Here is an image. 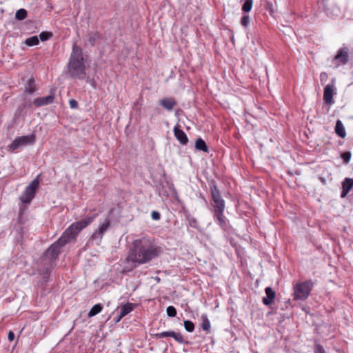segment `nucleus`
I'll use <instances>...</instances> for the list:
<instances>
[{
	"instance_id": "nucleus-1",
	"label": "nucleus",
	"mask_w": 353,
	"mask_h": 353,
	"mask_svg": "<svg viewBox=\"0 0 353 353\" xmlns=\"http://www.w3.org/2000/svg\"><path fill=\"white\" fill-rule=\"evenodd\" d=\"M161 249L152 239L142 238L134 240L130 246L126 261L132 262L134 266L150 263L158 257Z\"/></svg>"
},
{
	"instance_id": "nucleus-2",
	"label": "nucleus",
	"mask_w": 353,
	"mask_h": 353,
	"mask_svg": "<svg viewBox=\"0 0 353 353\" xmlns=\"http://www.w3.org/2000/svg\"><path fill=\"white\" fill-rule=\"evenodd\" d=\"M97 216V214L85 217L79 221L73 223L68 228L59 239L46 252V256L50 261L54 260L60 253V248L72 240H75L79 233L89 225Z\"/></svg>"
},
{
	"instance_id": "nucleus-3",
	"label": "nucleus",
	"mask_w": 353,
	"mask_h": 353,
	"mask_svg": "<svg viewBox=\"0 0 353 353\" xmlns=\"http://www.w3.org/2000/svg\"><path fill=\"white\" fill-rule=\"evenodd\" d=\"M68 72L70 75L74 79L82 80L86 76L82 50L77 44H74L72 46L68 63Z\"/></svg>"
},
{
	"instance_id": "nucleus-4",
	"label": "nucleus",
	"mask_w": 353,
	"mask_h": 353,
	"mask_svg": "<svg viewBox=\"0 0 353 353\" xmlns=\"http://www.w3.org/2000/svg\"><path fill=\"white\" fill-rule=\"evenodd\" d=\"M313 288V283L311 280L296 283L294 285V299L296 301H304L309 296Z\"/></svg>"
},
{
	"instance_id": "nucleus-5",
	"label": "nucleus",
	"mask_w": 353,
	"mask_h": 353,
	"mask_svg": "<svg viewBox=\"0 0 353 353\" xmlns=\"http://www.w3.org/2000/svg\"><path fill=\"white\" fill-rule=\"evenodd\" d=\"M36 139L34 134L16 137L14 141L7 146V150L14 152L28 145H32L35 143Z\"/></svg>"
},
{
	"instance_id": "nucleus-6",
	"label": "nucleus",
	"mask_w": 353,
	"mask_h": 353,
	"mask_svg": "<svg viewBox=\"0 0 353 353\" xmlns=\"http://www.w3.org/2000/svg\"><path fill=\"white\" fill-rule=\"evenodd\" d=\"M110 226V219L106 217L103 221L100 222L97 228L92 233L89 243L91 244L99 245L101 242L105 232Z\"/></svg>"
},
{
	"instance_id": "nucleus-7",
	"label": "nucleus",
	"mask_w": 353,
	"mask_h": 353,
	"mask_svg": "<svg viewBox=\"0 0 353 353\" xmlns=\"http://www.w3.org/2000/svg\"><path fill=\"white\" fill-rule=\"evenodd\" d=\"M39 176L34 179L25 189L20 196V200L23 203H30L34 197L37 190L39 188Z\"/></svg>"
},
{
	"instance_id": "nucleus-8",
	"label": "nucleus",
	"mask_w": 353,
	"mask_h": 353,
	"mask_svg": "<svg viewBox=\"0 0 353 353\" xmlns=\"http://www.w3.org/2000/svg\"><path fill=\"white\" fill-rule=\"evenodd\" d=\"M210 192L213 200V208L214 212L220 210L224 211L225 201L223 199L217 186L214 183L210 185Z\"/></svg>"
},
{
	"instance_id": "nucleus-9",
	"label": "nucleus",
	"mask_w": 353,
	"mask_h": 353,
	"mask_svg": "<svg viewBox=\"0 0 353 353\" xmlns=\"http://www.w3.org/2000/svg\"><path fill=\"white\" fill-rule=\"evenodd\" d=\"M155 337L157 339H162L164 337H172L179 343H185L183 336L180 333L175 332L174 331H165L157 333L155 334Z\"/></svg>"
},
{
	"instance_id": "nucleus-10",
	"label": "nucleus",
	"mask_w": 353,
	"mask_h": 353,
	"mask_svg": "<svg viewBox=\"0 0 353 353\" xmlns=\"http://www.w3.org/2000/svg\"><path fill=\"white\" fill-rule=\"evenodd\" d=\"M334 91V80H332V84H327L323 91V100L326 104H332L334 103L333 101V95Z\"/></svg>"
},
{
	"instance_id": "nucleus-11",
	"label": "nucleus",
	"mask_w": 353,
	"mask_h": 353,
	"mask_svg": "<svg viewBox=\"0 0 353 353\" xmlns=\"http://www.w3.org/2000/svg\"><path fill=\"white\" fill-rule=\"evenodd\" d=\"M54 95L52 93V92H51L50 94L47 97H39V98L35 99L34 100L33 103L35 106L41 107V106L46 105L48 104H51L54 101Z\"/></svg>"
},
{
	"instance_id": "nucleus-12",
	"label": "nucleus",
	"mask_w": 353,
	"mask_h": 353,
	"mask_svg": "<svg viewBox=\"0 0 353 353\" xmlns=\"http://www.w3.org/2000/svg\"><path fill=\"white\" fill-rule=\"evenodd\" d=\"M159 104L168 111H172L174 106L176 105L177 103L174 98L167 97L163 98L159 101Z\"/></svg>"
},
{
	"instance_id": "nucleus-13",
	"label": "nucleus",
	"mask_w": 353,
	"mask_h": 353,
	"mask_svg": "<svg viewBox=\"0 0 353 353\" xmlns=\"http://www.w3.org/2000/svg\"><path fill=\"white\" fill-rule=\"evenodd\" d=\"M174 134L176 139L181 144L186 145L188 143V139L186 134L182 130L179 129L178 125L174 128Z\"/></svg>"
},
{
	"instance_id": "nucleus-14",
	"label": "nucleus",
	"mask_w": 353,
	"mask_h": 353,
	"mask_svg": "<svg viewBox=\"0 0 353 353\" xmlns=\"http://www.w3.org/2000/svg\"><path fill=\"white\" fill-rule=\"evenodd\" d=\"M353 187V179L350 178H345L342 183L343 190L341 194V197L344 198Z\"/></svg>"
},
{
	"instance_id": "nucleus-15",
	"label": "nucleus",
	"mask_w": 353,
	"mask_h": 353,
	"mask_svg": "<svg viewBox=\"0 0 353 353\" xmlns=\"http://www.w3.org/2000/svg\"><path fill=\"white\" fill-rule=\"evenodd\" d=\"M265 292L266 296L263 298V303L265 305H269L272 303L275 297V292L270 287H267Z\"/></svg>"
},
{
	"instance_id": "nucleus-16",
	"label": "nucleus",
	"mask_w": 353,
	"mask_h": 353,
	"mask_svg": "<svg viewBox=\"0 0 353 353\" xmlns=\"http://www.w3.org/2000/svg\"><path fill=\"white\" fill-rule=\"evenodd\" d=\"M335 59L340 63L345 64L348 61V54L346 50L343 49L340 50L335 57Z\"/></svg>"
},
{
	"instance_id": "nucleus-17",
	"label": "nucleus",
	"mask_w": 353,
	"mask_h": 353,
	"mask_svg": "<svg viewBox=\"0 0 353 353\" xmlns=\"http://www.w3.org/2000/svg\"><path fill=\"white\" fill-rule=\"evenodd\" d=\"M135 305L131 303H127L121 305L120 314L121 316H125L134 310Z\"/></svg>"
},
{
	"instance_id": "nucleus-18",
	"label": "nucleus",
	"mask_w": 353,
	"mask_h": 353,
	"mask_svg": "<svg viewBox=\"0 0 353 353\" xmlns=\"http://www.w3.org/2000/svg\"><path fill=\"white\" fill-rule=\"evenodd\" d=\"M224 211H216L214 212V216L216 218L218 223L223 228H225L227 227V220L226 218L223 215Z\"/></svg>"
},
{
	"instance_id": "nucleus-19",
	"label": "nucleus",
	"mask_w": 353,
	"mask_h": 353,
	"mask_svg": "<svg viewBox=\"0 0 353 353\" xmlns=\"http://www.w3.org/2000/svg\"><path fill=\"white\" fill-rule=\"evenodd\" d=\"M335 132L339 137L341 138H344L346 136L344 125L340 120H337L336 121L335 126Z\"/></svg>"
},
{
	"instance_id": "nucleus-20",
	"label": "nucleus",
	"mask_w": 353,
	"mask_h": 353,
	"mask_svg": "<svg viewBox=\"0 0 353 353\" xmlns=\"http://www.w3.org/2000/svg\"><path fill=\"white\" fill-rule=\"evenodd\" d=\"M201 328L205 331L207 333H209L210 331V322L208 318V316L206 314H202L201 316Z\"/></svg>"
},
{
	"instance_id": "nucleus-21",
	"label": "nucleus",
	"mask_w": 353,
	"mask_h": 353,
	"mask_svg": "<svg viewBox=\"0 0 353 353\" xmlns=\"http://www.w3.org/2000/svg\"><path fill=\"white\" fill-rule=\"evenodd\" d=\"M88 40L91 46H94L97 41L100 39V34L97 31L90 32L88 35Z\"/></svg>"
},
{
	"instance_id": "nucleus-22",
	"label": "nucleus",
	"mask_w": 353,
	"mask_h": 353,
	"mask_svg": "<svg viewBox=\"0 0 353 353\" xmlns=\"http://www.w3.org/2000/svg\"><path fill=\"white\" fill-rule=\"evenodd\" d=\"M195 148L198 150L207 152L208 148L205 141L201 139H198L195 142Z\"/></svg>"
},
{
	"instance_id": "nucleus-23",
	"label": "nucleus",
	"mask_w": 353,
	"mask_h": 353,
	"mask_svg": "<svg viewBox=\"0 0 353 353\" xmlns=\"http://www.w3.org/2000/svg\"><path fill=\"white\" fill-rule=\"evenodd\" d=\"M102 309H103V306L101 304L98 303V304L94 305L90 309V310L88 313V316L92 317V316L98 314L99 313H100L101 312Z\"/></svg>"
},
{
	"instance_id": "nucleus-24",
	"label": "nucleus",
	"mask_w": 353,
	"mask_h": 353,
	"mask_svg": "<svg viewBox=\"0 0 353 353\" xmlns=\"http://www.w3.org/2000/svg\"><path fill=\"white\" fill-rule=\"evenodd\" d=\"M36 90V85L34 80L30 79L28 80L26 87L25 91L27 93L32 94Z\"/></svg>"
},
{
	"instance_id": "nucleus-25",
	"label": "nucleus",
	"mask_w": 353,
	"mask_h": 353,
	"mask_svg": "<svg viewBox=\"0 0 353 353\" xmlns=\"http://www.w3.org/2000/svg\"><path fill=\"white\" fill-rule=\"evenodd\" d=\"M39 39L38 36H32L26 39L25 43L28 46H34L38 45Z\"/></svg>"
},
{
	"instance_id": "nucleus-26",
	"label": "nucleus",
	"mask_w": 353,
	"mask_h": 353,
	"mask_svg": "<svg viewBox=\"0 0 353 353\" xmlns=\"http://www.w3.org/2000/svg\"><path fill=\"white\" fill-rule=\"evenodd\" d=\"M27 17V11L25 9H19L16 12L15 17L18 20H23Z\"/></svg>"
},
{
	"instance_id": "nucleus-27",
	"label": "nucleus",
	"mask_w": 353,
	"mask_h": 353,
	"mask_svg": "<svg viewBox=\"0 0 353 353\" xmlns=\"http://www.w3.org/2000/svg\"><path fill=\"white\" fill-rule=\"evenodd\" d=\"M253 0H245V2L242 6V10L245 12H248L252 8Z\"/></svg>"
},
{
	"instance_id": "nucleus-28",
	"label": "nucleus",
	"mask_w": 353,
	"mask_h": 353,
	"mask_svg": "<svg viewBox=\"0 0 353 353\" xmlns=\"http://www.w3.org/2000/svg\"><path fill=\"white\" fill-rule=\"evenodd\" d=\"M184 327L188 332H192L194 330V325L192 321L187 320L184 321Z\"/></svg>"
},
{
	"instance_id": "nucleus-29",
	"label": "nucleus",
	"mask_w": 353,
	"mask_h": 353,
	"mask_svg": "<svg viewBox=\"0 0 353 353\" xmlns=\"http://www.w3.org/2000/svg\"><path fill=\"white\" fill-rule=\"evenodd\" d=\"M39 37L42 41H45L50 39L52 37V34L50 32H42Z\"/></svg>"
},
{
	"instance_id": "nucleus-30",
	"label": "nucleus",
	"mask_w": 353,
	"mask_h": 353,
	"mask_svg": "<svg viewBox=\"0 0 353 353\" xmlns=\"http://www.w3.org/2000/svg\"><path fill=\"white\" fill-rule=\"evenodd\" d=\"M166 312L170 317H174L176 315V310L174 306H168L166 309Z\"/></svg>"
},
{
	"instance_id": "nucleus-31",
	"label": "nucleus",
	"mask_w": 353,
	"mask_h": 353,
	"mask_svg": "<svg viewBox=\"0 0 353 353\" xmlns=\"http://www.w3.org/2000/svg\"><path fill=\"white\" fill-rule=\"evenodd\" d=\"M351 153L350 152H343L341 154V158L343 159L345 163H348L351 159Z\"/></svg>"
},
{
	"instance_id": "nucleus-32",
	"label": "nucleus",
	"mask_w": 353,
	"mask_h": 353,
	"mask_svg": "<svg viewBox=\"0 0 353 353\" xmlns=\"http://www.w3.org/2000/svg\"><path fill=\"white\" fill-rule=\"evenodd\" d=\"M241 23L243 26L247 27L250 23V17L248 15H244L242 17L241 20Z\"/></svg>"
},
{
	"instance_id": "nucleus-33",
	"label": "nucleus",
	"mask_w": 353,
	"mask_h": 353,
	"mask_svg": "<svg viewBox=\"0 0 353 353\" xmlns=\"http://www.w3.org/2000/svg\"><path fill=\"white\" fill-rule=\"evenodd\" d=\"M151 217L153 220L158 221L161 218V214L157 211H152L151 213Z\"/></svg>"
},
{
	"instance_id": "nucleus-34",
	"label": "nucleus",
	"mask_w": 353,
	"mask_h": 353,
	"mask_svg": "<svg viewBox=\"0 0 353 353\" xmlns=\"http://www.w3.org/2000/svg\"><path fill=\"white\" fill-rule=\"evenodd\" d=\"M69 105L72 109H77L78 108V102L73 99L69 101Z\"/></svg>"
},
{
	"instance_id": "nucleus-35",
	"label": "nucleus",
	"mask_w": 353,
	"mask_h": 353,
	"mask_svg": "<svg viewBox=\"0 0 353 353\" xmlns=\"http://www.w3.org/2000/svg\"><path fill=\"white\" fill-rule=\"evenodd\" d=\"M314 353H325L323 346L321 345H316L315 346Z\"/></svg>"
},
{
	"instance_id": "nucleus-36",
	"label": "nucleus",
	"mask_w": 353,
	"mask_h": 353,
	"mask_svg": "<svg viewBox=\"0 0 353 353\" xmlns=\"http://www.w3.org/2000/svg\"><path fill=\"white\" fill-rule=\"evenodd\" d=\"M8 338L9 341H10L14 340V334L12 331L9 332Z\"/></svg>"
},
{
	"instance_id": "nucleus-37",
	"label": "nucleus",
	"mask_w": 353,
	"mask_h": 353,
	"mask_svg": "<svg viewBox=\"0 0 353 353\" xmlns=\"http://www.w3.org/2000/svg\"><path fill=\"white\" fill-rule=\"evenodd\" d=\"M197 222L195 219H192L190 221V225L192 227L196 228V227Z\"/></svg>"
},
{
	"instance_id": "nucleus-38",
	"label": "nucleus",
	"mask_w": 353,
	"mask_h": 353,
	"mask_svg": "<svg viewBox=\"0 0 353 353\" xmlns=\"http://www.w3.org/2000/svg\"><path fill=\"white\" fill-rule=\"evenodd\" d=\"M123 316H121V314H119V315L117 318H115V319H114V323H119V322L122 319V318H123Z\"/></svg>"
},
{
	"instance_id": "nucleus-39",
	"label": "nucleus",
	"mask_w": 353,
	"mask_h": 353,
	"mask_svg": "<svg viewBox=\"0 0 353 353\" xmlns=\"http://www.w3.org/2000/svg\"><path fill=\"white\" fill-rule=\"evenodd\" d=\"M324 76L325 77L326 74L325 73H321V75H320L321 79H322Z\"/></svg>"
}]
</instances>
